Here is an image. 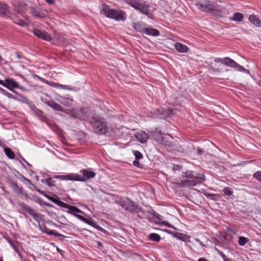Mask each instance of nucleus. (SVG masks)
Here are the masks:
<instances>
[{
  "mask_svg": "<svg viewBox=\"0 0 261 261\" xmlns=\"http://www.w3.org/2000/svg\"><path fill=\"white\" fill-rule=\"evenodd\" d=\"M243 18L244 16L243 14L238 12L234 14L233 17L231 18V20L235 21L241 22L242 21Z\"/></svg>",
  "mask_w": 261,
  "mask_h": 261,
  "instance_id": "26",
  "label": "nucleus"
},
{
  "mask_svg": "<svg viewBox=\"0 0 261 261\" xmlns=\"http://www.w3.org/2000/svg\"><path fill=\"white\" fill-rule=\"evenodd\" d=\"M80 172L83 175L82 177L86 178V180L87 179L93 178L96 175V173L95 172L87 169H83L81 170Z\"/></svg>",
  "mask_w": 261,
  "mask_h": 261,
  "instance_id": "20",
  "label": "nucleus"
},
{
  "mask_svg": "<svg viewBox=\"0 0 261 261\" xmlns=\"http://www.w3.org/2000/svg\"><path fill=\"white\" fill-rule=\"evenodd\" d=\"M204 152V151L201 148L197 149V154L198 155H201Z\"/></svg>",
  "mask_w": 261,
  "mask_h": 261,
  "instance_id": "44",
  "label": "nucleus"
},
{
  "mask_svg": "<svg viewBox=\"0 0 261 261\" xmlns=\"http://www.w3.org/2000/svg\"><path fill=\"white\" fill-rule=\"evenodd\" d=\"M32 13L33 15L36 17L41 18L43 17V15H42L40 10L37 9H33L32 10Z\"/></svg>",
  "mask_w": 261,
  "mask_h": 261,
  "instance_id": "31",
  "label": "nucleus"
},
{
  "mask_svg": "<svg viewBox=\"0 0 261 261\" xmlns=\"http://www.w3.org/2000/svg\"><path fill=\"white\" fill-rule=\"evenodd\" d=\"M41 182L42 183H44L46 185H47L48 186L50 187V186H54L55 185H54V182H55L54 180H53V179L51 178H46V179H42L41 180Z\"/></svg>",
  "mask_w": 261,
  "mask_h": 261,
  "instance_id": "29",
  "label": "nucleus"
},
{
  "mask_svg": "<svg viewBox=\"0 0 261 261\" xmlns=\"http://www.w3.org/2000/svg\"><path fill=\"white\" fill-rule=\"evenodd\" d=\"M35 189L38 192H39L40 194L44 195L45 197L47 198L49 200H50L52 202L57 204L59 206H60L62 207H63V206L65 203V202L61 201L60 200H59L58 199H56L54 197H51V196L48 195L47 194H45L44 191H43L36 187H35Z\"/></svg>",
  "mask_w": 261,
  "mask_h": 261,
  "instance_id": "12",
  "label": "nucleus"
},
{
  "mask_svg": "<svg viewBox=\"0 0 261 261\" xmlns=\"http://www.w3.org/2000/svg\"><path fill=\"white\" fill-rule=\"evenodd\" d=\"M151 137L157 143L163 145H167V144L165 142V138L163 136L161 132L154 131L151 132Z\"/></svg>",
  "mask_w": 261,
  "mask_h": 261,
  "instance_id": "13",
  "label": "nucleus"
},
{
  "mask_svg": "<svg viewBox=\"0 0 261 261\" xmlns=\"http://www.w3.org/2000/svg\"><path fill=\"white\" fill-rule=\"evenodd\" d=\"M149 239L151 241L158 242L161 240V237L157 233H151L149 236Z\"/></svg>",
  "mask_w": 261,
  "mask_h": 261,
  "instance_id": "28",
  "label": "nucleus"
},
{
  "mask_svg": "<svg viewBox=\"0 0 261 261\" xmlns=\"http://www.w3.org/2000/svg\"><path fill=\"white\" fill-rule=\"evenodd\" d=\"M133 29L137 32L145 33L146 30V24L142 22H134L132 25Z\"/></svg>",
  "mask_w": 261,
  "mask_h": 261,
  "instance_id": "17",
  "label": "nucleus"
},
{
  "mask_svg": "<svg viewBox=\"0 0 261 261\" xmlns=\"http://www.w3.org/2000/svg\"><path fill=\"white\" fill-rule=\"evenodd\" d=\"M10 90L15 94H18L17 92L13 89V88H11V90Z\"/></svg>",
  "mask_w": 261,
  "mask_h": 261,
  "instance_id": "56",
  "label": "nucleus"
},
{
  "mask_svg": "<svg viewBox=\"0 0 261 261\" xmlns=\"http://www.w3.org/2000/svg\"><path fill=\"white\" fill-rule=\"evenodd\" d=\"M12 187L14 191L17 194H21L22 193V188H19L16 182L13 183L12 184Z\"/></svg>",
  "mask_w": 261,
  "mask_h": 261,
  "instance_id": "30",
  "label": "nucleus"
},
{
  "mask_svg": "<svg viewBox=\"0 0 261 261\" xmlns=\"http://www.w3.org/2000/svg\"><path fill=\"white\" fill-rule=\"evenodd\" d=\"M253 176L261 182V171H257L253 174Z\"/></svg>",
  "mask_w": 261,
  "mask_h": 261,
  "instance_id": "37",
  "label": "nucleus"
},
{
  "mask_svg": "<svg viewBox=\"0 0 261 261\" xmlns=\"http://www.w3.org/2000/svg\"><path fill=\"white\" fill-rule=\"evenodd\" d=\"M77 218L85 223L93 226V227L96 228L97 229L102 231L106 232V231L100 226L98 225L96 222L91 218L87 219L83 217V216H77Z\"/></svg>",
  "mask_w": 261,
  "mask_h": 261,
  "instance_id": "10",
  "label": "nucleus"
},
{
  "mask_svg": "<svg viewBox=\"0 0 261 261\" xmlns=\"http://www.w3.org/2000/svg\"><path fill=\"white\" fill-rule=\"evenodd\" d=\"M126 3L146 16L151 14L149 12V6L146 5L142 0H126Z\"/></svg>",
  "mask_w": 261,
  "mask_h": 261,
  "instance_id": "6",
  "label": "nucleus"
},
{
  "mask_svg": "<svg viewBox=\"0 0 261 261\" xmlns=\"http://www.w3.org/2000/svg\"><path fill=\"white\" fill-rule=\"evenodd\" d=\"M225 58L223 59L217 58L215 59V62H220L222 64H224L225 62Z\"/></svg>",
  "mask_w": 261,
  "mask_h": 261,
  "instance_id": "40",
  "label": "nucleus"
},
{
  "mask_svg": "<svg viewBox=\"0 0 261 261\" xmlns=\"http://www.w3.org/2000/svg\"><path fill=\"white\" fill-rule=\"evenodd\" d=\"M44 204L48 206H50V207L52 206V205L51 204L47 203H44Z\"/></svg>",
  "mask_w": 261,
  "mask_h": 261,
  "instance_id": "58",
  "label": "nucleus"
},
{
  "mask_svg": "<svg viewBox=\"0 0 261 261\" xmlns=\"http://www.w3.org/2000/svg\"><path fill=\"white\" fill-rule=\"evenodd\" d=\"M45 103L54 110L63 111V108L54 100L46 101Z\"/></svg>",
  "mask_w": 261,
  "mask_h": 261,
  "instance_id": "19",
  "label": "nucleus"
},
{
  "mask_svg": "<svg viewBox=\"0 0 261 261\" xmlns=\"http://www.w3.org/2000/svg\"><path fill=\"white\" fill-rule=\"evenodd\" d=\"M4 152L7 156L10 159H14L15 154L12 150L9 147H5Z\"/></svg>",
  "mask_w": 261,
  "mask_h": 261,
  "instance_id": "25",
  "label": "nucleus"
},
{
  "mask_svg": "<svg viewBox=\"0 0 261 261\" xmlns=\"http://www.w3.org/2000/svg\"><path fill=\"white\" fill-rule=\"evenodd\" d=\"M138 217L140 218V219H142V217H140V216H138Z\"/></svg>",
  "mask_w": 261,
  "mask_h": 261,
  "instance_id": "62",
  "label": "nucleus"
},
{
  "mask_svg": "<svg viewBox=\"0 0 261 261\" xmlns=\"http://www.w3.org/2000/svg\"><path fill=\"white\" fill-rule=\"evenodd\" d=\"M90 123L93 127L94 132L99 135H104L108 131L107 122L106 119L99 116L92 117Z\"/></svg>",
  "mask_w": 261,
  "mask_h": 261,
  "instance_id": "3",
  "label": "nucleus"
},
{
  "mask_svg": "<svg viewBox=\"0 0 261 261\" xmlns=\"http://www.w3.org/2000/svg\"><path fill=\"white\" fill-rule=\"evenodd\" d=\"M134 154L135 156L136 160H139L143 158L142 154L138 150L134 151Z\"/></svg>",
  "mask_w": 261,
  "mask_h": 261,
  "instance_id": "36",
  "label": "nucleus"
},
{
  "mask_svg": "<svg viewBox=\"0 0 261 261\" xmlns=\"http://www.w3.org/2000/svg\"><path fill=\"white\" fill-rule=\"evenodd\" d=\"M174 47L177 51L183 53H187L189 49L187 46L179 42L175 43Z\"/></svg>",
  "mask_w": 261,
  "mask_h": 261,
  "instance_id": "21",
  "label": "nucleus"
},
{
  "mask_svg": "<svg viewBox=\"0 0 261 261\" xmlns=\"http://www.w3.org/2000/svg\"><path fill=\"white\" fill-rule=\"evenodd\" d=\"M60 87H61L62 88H63L64 89H69V88H67V86L62 85H60Z\"/></svg>",
  "mask_w": 261,
  "mask_h": 261,
  "instance_id": "53",
  "label": "nucleus"
},
{
  "mask_svg": "<svg viewBox=\"0 0 261 261\" xmlns=\"http://www.w3.org/2000/svg\"><path fill=\"white\" fill-rule=\"evenodd\" d=\"M219 253H220V256L224 259V260L227 258V256L222 252L220 251Z\"/></svg>",
  "mask_w": 261,
  "mask_h": 261,
  "instance_id": "45",
  "label": "nucleus"
},
{
  "mask_svg": "<svg viewBox=\"0 0 261 261\" xmlns=\"http://www.w3.org/2000/svg\"><path fill=\"white\" fill-rule=\"evenodd\" d=\"M34 34L38 38L45 41H49L52 39L51 37L47 33L45 32H42L38 29L34 30Z\"/></svg>",
  "mask_w": 261,
  "mask_h": 261,
  "instance_id": "14",
  "label": "nucleus"
},
{
  "mask_svg": "<svg viewBox=\"0 0 261 261\" xmlns=\"http://www.w3.org/2000/svg\"><path fill=\"white\" fill-rule=\"evenodd\" d=\"M97 244H98V246H102V243H101L100 242H99V241H97Z\"/></svg>",
  "mask_w": 261,
  "mask_h": 261,
  "instance_id": "57",
  "label": "nucleus"
},
{
  "mask_svg": "<svg viewBox=\"0 0 261 261\" xmlns=\"http://www.w3.org/2000/svg\"><path fill=\"white\" fill-rule=\"evenodd\" d=\"M248 241V239L244 237H240L238 243L240 246H244Z\"/></svg>",
  "mask_w": 261,
  "mask_h": 261,
  "instance_id": "32",
  "label": "nucleus"
},
{
  "mask_svg": "<svg viewBox=\"0 0 261 261\" xmlns=\"http://www.w3.org/2000/svg\"><path fill=\"white\" fill-rule=\"evenodd\" d=\"M181 177L184 179L181 184L185 187H194L205 180L204 174L195 173L193 171L189 170L182 172Z\"/></svg>",
  "mask_w": 261,
  "mask_h": 261,
  "instance_id": "1",
  "label": "nucleus"
},
{
  "mask_svg": "<svg viewBox=\"0 0 261 261\" xmlns=\"http://www.w3.org/2000/svg\"><path fill=\"white\" fill-rule=\"evenodd\" d=\"M64 208H67L68 210L67 211V212L69 214H72L74 215L75 217L77 218V216H81L80 215H79L78 214H84V212L78 208L77 207H75V206H72L70 205H69L67 203H65L64 206Z\"/></svg>",
  "mask_w": 261,
  "mask_h": 261,
  "instance_id": "11",
  "label": "nucleus"
},
{
  "mask_svg": "<svg viewBox=\"0 0 261 261\" xmlns=\"http://www.w3.org/2000/svg\"><path fill=\"white\" fill-rule=\"evenodd\" d=\"M212 70L214 71V72H219L220 71V70H219V68H212Z\"/></svg>",
  "mask_w": 261,
  "mask_h": 261,
  "instance_id": "50",
  "label": "nucleus"
},
{
  "mask_svg": "<svg viewBox=\"0 0 261 261\" xmlns=\"http://www.w3.org/2000/svg\"><path fill=\"white\" fill-rule=\"evenodd\" d=\"M8 242L13 248V249L15 250V251L18 254L19 256L22 257L21 254L19 251V245L17 242H14L11 241L10 239L8 240Z\"/></svg>",
  "mask_w": 261,
  "mask_h": 261,
  "instance_id": "24",
  "label": "nucleus"
},
{
  "mask_svg": "<svg viewBox=\"0 0 261 261\" xmlns=\"http://www.w3.org/2000/svg\"><path fill=\"white\" fill-rule=\"evenodd\" d=\"M224 261H232L230 258L227 257Z\"/></svg>",
  "mask_w": 261,
  "mask_h": 261,
  "instance_id": "59",
  "label": "nucleus"
},
{
  "mask_svg": "<svg viewBox=\"0 0 261 261\" xmlns=\"http://www.w3.org/2000/svg\"><path fill=\"white\" fill-rule=\"evenodd\" d=\"M133 164L134 166L138 167L142 166V165H140V162L137 160H136L134 161Z\"/></svg>",
  "mask_w": 261,
  "mask_h": 261,
  "instance_id": "41",
  "label": "nucleus"
},
{
  "mask_svg": "<svg viewBox=\"0 0 261 261\" xmlns=\"http://www.w3.org/2000/svg\"><path fill=\"white\" fill-rule=\"evenodd\" d=\"M14 21L16 24H19L21 26H23V27L25 26L27 24V23L24 21H23V20L20 19H16V20H14Z\"/></svg>",
  "mask_w": 261,
  "mask_h": 261,
  "instance_id": "38",
  "label": "nucleus"
},
{
  "mask_svg": "<svg viewBox=\"0 0 261 261\" xmlns=\"http://www.w3.org/2000/svg\"><path fill=\"white\" fill-rule=\"evenodd\" d=\"M162 224H163L164 225L167 226L168 227L173 228V227L168 222H162Z\"/></svg>",
  "mask_w": 261,
  "mask_h": 261,
  "instance_id": "46",
  "label": "nucleus"
},
{
  "mask_svg": "<svg viewBox=\"0 0 261 261\" xmlns=\"http://www.w3.org/2000/svg\"><path fill=\"white\" fill-rule=\"evenodd\" d=\"M223 191L224 194L228 196H230L233 194L232 190H231L230 188L229 187L224 188Z\"/></svg>",
  "mask_w": 261,
  "mask_h": 261,
  "instance_id": "33",
  "label": "nucleus"
},
{
  "mask_svg": "<svg viewBox=\"0 0 261 261\" xmlns=\"http://www.w3.org/2000/svg\"><path fill=\"white\" fill-rule=\"evenodd\" d=\"M15 11L17 12V13L21 14V10L16 9Z\"/></svg>",
  "mask_w": 261,
  "mask_h": 261,
  "instance_id": "55",
  "label": "nucleus"
},
{
  "mask_svg": "<svg viewBox=\"0 0 261 261\" xmlns=\"http://www.w3.org/2000/svg\"><path fill=\"white\" fill-rule=\"evenodd\" d=\"M5 83H6L5 80L4 81L0 80V85H2L5 87V86H6V85H6Z\"/></svg>",
  "mask_w": 261,
  "mask_h": 261,
  "instance_id": "48",
  "label": "nucleus"
},
{
  "mask_svg": "<svg viewBox=\"0 0 261 261\" xmlns=\"http://www.w3.org/2000/svg\"><path fill=\"white\" fill-rule=\"evenodd\" d=\"M18 204L19 206H20L23 210L26 211L30 215L33 216L34 218L35 219V220H36L37 221H39V220L41 219L40 214H38L35 210L29 206L27 205L23 202H18Z\"/></svg>",
  "mask_w": 261,
  "mask_h": 261,
  "instance_id": "8",
  "label": "nucleus"
},
{
  "mask_svg": "<svg viewBox=\"0 0 261 261\" xmlns=\"http://www.w3.org/2000/svg\"><path fill=\"white\" fill-rule=\"evenodd\" d=\"M56 177L59 178L61 180H75L79 181H86L85 177H83L82 176L74 173H70L67 175H58L56 176Z\"/></svg>",
  "mask_w": 261,
  "mask_h": 261,
  "instance_id": "9",
  "label": "nucleus"
},
{
  "mask_svg": "<svg viewBox=\"0 0 261 261\" xmlns=\"http://www.w3.org/2000/svg\"><path fill=\"white\" fill-rule=\"evenodd\" d=\"M102 7L100 13L105 15L107 17L117 21H124L126 19L127 15L124 11L110 9L109 6L106 4H102Z\"/></svg>",
  "mask_w": 261,
  "mask_h": 261,
  "instance_id": "2",
  "label": "nucleus"
},
{
  "mask_svg": "<svg viewBox=\"0 0 261 261\" xmlns=\"http://www.w3.org/2000/svg\"><path fill=\"white\" fill-rule=\"evenodd\" d=\"M198 261H208V260L204 258H200L199 259H198Z\"/></svg>",
  "mask_w": 261,
  "mask_h": 261,
  "instance_id": "52",
  "label": "nucleus"
},
{
  "mask_svg": "<svg viewBox=\"0 0 261 261\" xmlns=\"http://www.w3.org/2000/svg\"><path fill=\"white\" fill-rule=\"evenodd\" d=\"M115 202L130 213H138L139 212L142 211L141 207L127 197L124 199L120 198L116 200Z\"/></svg>",
  "mask_w": 261,
  "mask_h": 261,
  "instance_id": "5",
  "label": "nucleus"
},
{
  "mask_svg": "<svg viewBox=\"0 0 261 261\" xmlns=\"http://www.w3.org/2000/svg\"><path fill=\"white\" fill-rule=\"evenodd\" d=\"M249 20L254 25L261 27V21L254 15H251L249 17Z\"/></svg>",
  "mask_w": 261,
  "mask_h": 261,
  "instance_id": "22",
  "label": "nucleus"
},
{
  "mask_svg": "<svg viewBox=\"0 0 261 261\" xmlns=\"http://www.w3.org/2000/svg\"><path fill=\"white\" fill-rule=\"evenodd\" d=\"M48 4L53 5L55 3V0H45Z\"/></svg>",
  "mask_w": 261,
  "mask_h": 261,
  "instance_id": "47",
  "label": "nucleus"
},
{
  "mask_svg": "<svg viewBox=\"0 0 261 261\" xmlns=\"http://www.w3.org/2000/svg\"><path fill=\"white\" fill-rule=\"evenodd\" d=\"M3 60L2 58V57L0 56V62L2 61Z\"/></svg>",
  "mask_w": 261,
  "mask_h": 261,
  "instance_id": "60",
  "label": "nucleus"
},
{
  "mask_svg": "<svg viewBox=\"0 0 261 261\" xmlns=\"http://www.w3.org/2000/svg\"><path fill=\"white\" fill-rule=\"evenodd\" d=\"M195 240H196V241L199 242L200 244V245H201L202 246H204V245L202 243V242L200 241V240L199 239H196Z\"/></svg>",
  "mask_w": 261,
  "mask_h": 261,
  "instance_id": "51",
  "label": "nucleus"
},
{
  "mask_svg": "<svg viewBox=\"0 0 261 261\" xmlns=\"http://www.w3.org/2000/svg\"><path fill=\"white\" fill-rule=\"evenodd\" d=\"M150 214L158 218V219L160 221L162 220V218L163 217L159 215L158 213H156L154 210H151V212H150Z\"/></svg>",
  "mask_w": 261,
  "mask_h": 261,
  "instance_id": "35",
  "label": "nucleus"
},
{
  "mask_svg": "<svg viewBox=\"0 0 261 261\" xmlns=\"http://www.w3.org/2000/svg\"><path fill=\"white\" fill-rule=\"evenodd\" d=\"M182 181H183V179L180 180L179 181L175 182H174V184H176L178 187H184V186H182V184H181Z\"/></svg>",
  "mask_w": 261,
  "mask_h": 261,
  "instance_id": "42",
  "label": "nucleus"
},
{
  "mask_svg": "<svg viewBox=\"0 0 261 261\" xmlns=\"http://www.w3.org/2000/svg\"><path fill=\"white\" fill-rule=\"evenodd\" d=\"M57 251H58V252L59 253H60V254H62V253L63 251L62 250L60 249H59V248H57Z\"/></svg>",
  "mask_w": 261,
  "mask_h": 261,
  "instance_id": "54",
  "label": "nucleus"
},
{
  "mask_svg": "<svg viewBox=\"0 0 261 261\" xmlns=\"http://www.w3.org/2000/svg\"><path fill=\"white\" fill-rule=\"evenodd\" d=\"M3 90V88H2L1 87H0V92H2V90Z\"/></svg>",
  "mask_w": 261,
  "mask_h": 261,
  "instance_id": "61",
  "label": "nucleus"
},
{
  "mask_svg": "<svg viewBox=\"0 0 261 261\" xmlns=\"http://www.w3.org/2000/svg\"><path fill=\"white\" fill-rule=\"evenodd\" d=\"M173 170L175 171H180L182 170V166L179 165H175L173 168Z\"/></svg>",
  "mask_w": 261,
  "mask_h": 261,
  "instance_id": "39",
  "label": "nucleus"
},
{
  "mask_svg": "<svg viewBox=\"0 0 261 261\" xmlns=\"http://www.w3.org/2000/svg\"><path fill=\"white\" fill-rule=\"evenodd\" d=\"M1 93H3L4 95H6V96H7L9 98L16 99L15 97H14L12 94L8 92L7 91H6L4 89H3L2 90Z\"/></svg>",
  "mask_w": 261,
  "mask_h": 261,
  "instance_id": "34",
  "label": "nucleus"
},
{
  "mask_svg": "<svg viewBox=\"0 0 261 261\" xmlns=\"http://www.w3.org/2000/svg\"><path fill=\"white\" fill-rule=\"evenodd\" d=\"M15 55L18 59H22V56L18 52H16Z\"/></svg>",
  "mask_w": 261,
  "mask_h": 261,
  "instance_id": "49",
  "label": "nucleus"
},
{
  "mask_svg": "<svg viewBox=\"0 0 261 261\" xmlns=\"http://www.w3.org/2000/svg\"><path fill=\"white\" fill-rule=\"evenodd\" d=\"M144 34L152 36H158L160 35V32L156 29L146 28Z\"/></svg>",
  "mask_w": 261,
  "mask_h": 261,
  "instance_id": "23",
  "label": "nucleus"
},
{
  "mask_svg": "<svg viewBox=\"0 0 261 261\" xmlns=\"http://www.w3.org/2000/svg\"><path fill=\"white\" fill-rule=\"evenodd\" d=\"M8 10V6L6 4L0 2V14H6Z\"/></svg>",
  "mask_w": 261,
  "mask_h": 261,
  "instance_id": "27",
  "label": "nucleus"
},
{
  "mask_svg": "<svg viewBox=\"0 0 261 261\" xmlns=\"http://www.w3.org/2000/svg\"><path fill=\"white\" fill-rule=\"evenodd\" d=\"M39 229L43 233L49 236H60L59 232L56 230L49 229L45 225L39 226Z\"/></svg>",
  "mask_w": 261,
  "mask_h": 261,
  "instance_id": "18",
  "label": "nucleus"
},
{
  "mask_svg": "<svg viewBox=\"0 0 261 261\" xmlns=\"http://www.w3.org/2000/svg\"><path fill=\"white\" fill-rule=\"evenodd\" d=\"M224 65L229 66L230 67L236 69L238 71H242L248 73L249 70L245 69L243 66L240 65L238 63L236 62L234 60L231 59L226 57L225 58Z\"/></svg>",
  "mask_w": 261,
  "mask_h": 261,
  "instance_id": "7",
  "label": "nucleus"
},
{
  "mask_svg": "<svg viewBox=\"0 0 261 261\" xmlns=\"http://www.w3.org/2000/svg\"><path fill=\"white\" fill-rule=\"evenodd\" d=\"M60 236H55L56 237H60V241H63L64 240V238L66 237L65 236L59 233Z\"/></svg>",
  "mask_w": 261,
  "mask_h": 261,
  "instance_id": "43",
  "label": "nucleus"
},
{
  "mask_svg": "<svg viewBox=\"0 0 261 261\" xmlns=\"http://www.w3.org/2000/svg\"><path fill=\"white\" fill-rule=\"evenodd\" d=\"M6 81V88L9 90H11V88H19L21 89V87L19 85L17 82H15L13 79L8 78L5 80Z\"/></svg>",
  "mask_w": 261,
  "mask_h": 261,
  "instance_id": "15",
  "label": "nucleus"
},
{
  "mask_svg": "<svg viewBox=\"0 0 261 261\" xmlns=\"http://www.w3.org/2000/svg\"><path fill=\"white\" fill-rule=\"evenodd\" d=\"M136 139L141 143H145L149 138V135L144 131H140L136 135Z\"/></svg>",
  "mask_w": 261,
  "mask_h": 261,
  "instance_id": "16",
  "label": "nucleus"
},
{
  "mask_svg": "<svg viewBox=\"0 0 261 261\" xmlns=\"http://www.w3.org/2000/svg\"><path fill=\"white\" fill-rule=\"evenodd\" d=\"M194 4L197 9L205 13L212 12L213 14L222 17L221 12L216 9L215 5L212 2L207 1L195 0Z\"/></svg>",
  "mask_w": 261,
  "mask_h": 261,
  "instance_id": "4",
  "label": "nucleus"
}]
</instances>
